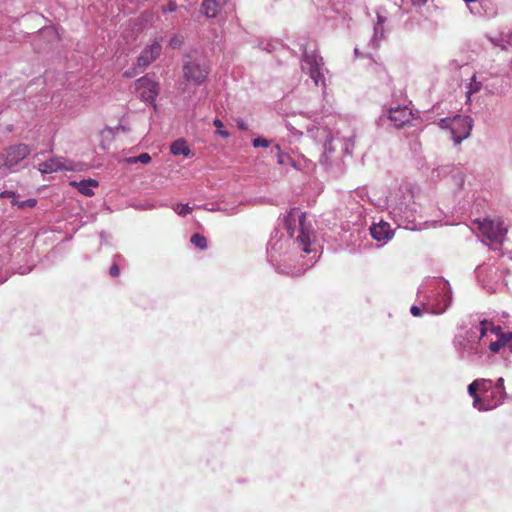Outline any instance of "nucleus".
<instances>
[{
    "label": "nucleus",
    "instance_id": "obj_2",
    "mask_svg": "<svg viewBox=\"0 0 512 512\" xmlns=\"http://www.w3.org/2000/svg\"><path fill=\"white\" fill-rule=\"evenodd\" d=\"M489 322L480 321L479 325L466 331L465 334L456 335L453 341L455 350L462 359H469L474 362L482 358L485 352V340Z\"/></svg>",
    "mask_w": 512,
    "mask_h": 512
},
{
    "label": "nucleus",
    "instance_id": "obj_33",
    "mask_svg": "<svg viewBox=\"0 0 512 512\" xmlns=\"http://www.w3.org/2000/svg\"><path fill=\"white\" fill-rule=\"evenodd\" d=\"M213 124H214V126H215V127H217L218 129H222V127H223V123H222V121H221V120H219V119H215V120L213 121ZM218 134H220V135H221L222 137H224V138L229 137V133H228L227 131H225V130H218Z\"/></svg>",
    "mask_w": 512,
    "mask_h": 512
},
{
    "label": "nucleus",
    "instance_id": "obj_7",
    "mask_svg": "<svg viewBox=\"0 0 512 512\" xmlns=\"http://www.w3.org/2000/svg\"><path fill=\"white\" fill-rule=\"evenodd\" d=\"M302 69L310 75L315 85L325 86L323 58L316 52L308 53L305 51L303 53Z\"/></svg>",
    "mask_w": 512,
    "mask_h": 512
},
{
    "label": "nucleus",
    "instance_id": "obj_15",
    "mask_svg": "<svg viewBox=\"0 0 512 512\" xmlns=\"http://www.w3.org/2000/svg\"><path fill=\"white\" fill-rule=\"evenodd\" d=\"M370 234L374 240L380 242L389 240L392 237L393 232L388 223L381 222L371 226Z\"/></svg>",
    "mask_w": 512,
    "mask_h": 512
},
{
    "label": "nucleus",
    "instance_id": "obj_16",
    "mask_svg": "<svg viewBox=\"0 0 512 512\" xmlns=\"http://www.w3.org/2000/svg\"><path fill=\"white\" fill-rule=\"evenodd\" d=\"M272 157H274L279 165H289L294 169H299L298 163L288 154L282 151L280 145H275L270 151Z\"/></svg>",
    "mask_w": 512,
    "mask_h": 512
},
{
    "label": "nucleus",
    "instance_id": "obj_19",
    "mask_svg": "<svg viewBox=\"0 0 512 512\" xmlns=\"http://www.w3.org/2000/svg\"><path fill=\"white\" fill-rule=\"evenodd\" d=\"M71 184L76 186L78 191L85 196L94 195L92 188L98 186V182L94 179H85L80 182H72Z\"/></svg>",
    "mask_w": 512,
    "mask_h": 512
},
{
    "label": "nucleus",
    "instance_id": "obj_22",
    "mask_svg": "<svg viewBox=\"0 0 512 512\" xmlns=\"http://www.w3.org/2000/svg\"><path fill=\"white\" fill-rule=\"evenodd\" d=\"M385 29L384 26L374 25L373 36L370 40V44L374 49L379 47L380 41L384 38Z\"/></svg>",
    "mask_w": 512,
    "mask_h": 512
},
{
    "label": "nucleus",
    "instance_id": "obj_25",
    "mask_svg": "<svg viewBox=\"0 0 512 512\" xmlns=\"http://www.w3.org/2000/svg\"><path fill=\"white\" fill-rule=\"evenodd\" d=\"M190 241L192 244H194L196 247H198L201 250H204L207 248V240L203 235L193 234Z\"/></svg>",
    "mask_w": 512,
    "mask_h": 512
},
{
    "label": "nucleus",
    "instance_id": "obj_43",
    "mask_svg": "<svg viewBox=\"0 0 512 512\" xmlns=\"http://www.w3.org/2000/svg\"><path fill=\"white\" fill-rule=\"evenodd\" d=\"M466 3H475L477 2L478 0H464Z\"/></svg>",
    "mask_w": 512,
    "mask_h": 512
},
{
    "label": "nucleus",
    "instance_id": "obj_26",
    "mask_svg": "<svg viewBox=\"0 0 512 512\" xmlns=\"http://www.w3.org/2000/svg\"><path fill=\"white\" fill-rule=\"evenodd\" d=\"M495 393H498L500 396H499V399L497 401H502L504 395H505V391H504V379L502 377L498 378L497 379V382L495 384V387L493 388V390L491 391V395L493 396Z\"/></svg>",
    "mask_w": 512,
    "mask_h": 512
},
{
    "label": "nucleus",
    "instance_id": "obj_41",
    "mask_svg": "<svg viewBox=\"0 0 512 512\" xmlns=\"http://www.w3.org/2000/svg\"><path fill=\"white\" fill-rule=\"evenodd\" d=\"M237 127L243 131L248 130V124L242 119L237 120Z\"/></svg>",
    "mask_w": 512,
    "mask_h": 512
},
{
    "label": "nucleus",
    "instance_id": "obj_20",
    "mask_svg": "<svg viewBox=\"0 0 512 512\" xmlns=\"http://www.w3.org/2000/svg\"><path fill=\"white\" fill-rule=\"evenodd\" d=\"M219 10V4L216 0H204L202 2V11L207 17H215Z\"/></svg>",
    "mask_w": 512,
    "mask_h": 512
},
{
    "label": "nucleus",
    "instance_id": "obj_44",
    "mask_svg": "<svg viewBox=\"0 0 512 512\" xmlns=\"http://www.w3.org/2000/svg\"><path fill=\"white\" fill-rule=\"evenodd\" d=\"M354 53H355V55H359V50H358V48H355V49H354Z\"/></svg>",
    "mask_w": 512,
    "mask_h": 512
},
{
    "label": "nucleus",
    "instance_id": "obj_18",
    "mask_svg": "<svg viewBox=\"0 0 512 512\" xmlns=\"http://www.w3.org/2000/svg\"><path fill=\"white\" fill-rule=\"evenodd\" d=\"M315 137L320 138V140L324 139L323 150L325 154H330L334 151V147L332 145L334 138L325 128H317Z\"/></svg>",
    "mask_w": 512,
    "mask_h": 512
},
{
    "label": "nucleus",
    "instance_id": "obj_37",
    "mask_svg": "<svg viewBox=\"0 0 512 512\" xmlns=\"http://www.w3.org/2000/svg\"><path fill=\"white\" fill-rule=\"evenodd\" d=\"M138 68H139V67H137V65H136L135 67H132V68H130V69H128V70H126V71L124 72V77H126V78H132V77L136 76V75H137V74H139V72H140V71H138Z\"/></svg>",
    "mask_w": 512,
    "mask_h": 512
},
{
    "label": "nucleus",
    "instance_id": "obj_27",
    "mask_svg": "<svg viewBox=\"0 0 512 512\" xmlns=\"http://www.w3.org/2000/svg\"><path fill=\"white\" fill-rule=\"evenodd\" d=\"M151 161V156L148 153H141L139 156L135 157H129L127 159V162L130 164L134 163H142V164H148Z\"/></svg>",
    "mask_w": 512,
    "mask_h": 512
},
{
    "label": "nucleus",
    "instance_id": "obj_35",
    "mask_svg": "<svg viewBox=\"0 0 512 512\" xmlns=\"http://www.w3.org/2000/svg\"><path fill=\"white\" fill-rule=\"evenodd\" d=\"M481 380L484 381L485 384H480L478 387V391L487 393L492 387V382H491V380H487V379H481Z\"/></svg>",
    "mask_w": 512,
    "mask_h": 512
},
{
    "label": "nucleus",
    "instance_id": "obj_6",
    "mask_svg": "<svg viewBox=\"0 0 512 512\" xmlns=\"http://www.w3.org/2000/svg\"><path fill=\"white\" fill-rule=\"evenodd\" d=\"M31 153L27 144H16L8 147L4 153H0V173H13L18 164Z\"/></svg>",
    "mask_w": 512,
    "mask_h": 512
},
{
    "label": "nucleus",
    "instance_id": "obj_11",
    "mask_svg": "<svg viewBox=\"0 0 512 512\" xmlns=\"http://www.w3.org/2000/svg\"><path fill=\"white\" fill-rule=\"evenodd\" d=\"M161 51V42L155 39L150 45L146 46L138 56L137 67L144 70L160 56Z\"/></svg>",
    "mask_w": 512,
    "mask_h": 512
},
{
    "label": "nucleus",
    "instance_id": "obj_1",
    "mask_svg": "<svg viewBox=\"0 0 512 512\" xmlns=\"http://www.w3.org/2000/svg\"><path fill=\"white\" fill-rule=\"evenodd\" d=\"M293 249L310 254L314 252L311 241V227L306 224V213L299 208H292L283 218Z\"/></svg>",
    "mask_w": 512,
    "mask_h": 512
},
{
    "label": "nucleus",
    "instance_id": "obj_3",
    "mask_svg": "<svg viewBox=\"0 0 512 512\" xmlns=\"http://www.w3.org/2000/svg\"><path fill=\"white\" fill-rule=\"evenodd\" d=\"M431 292V303L423 304L424 310L433 314L445 312L452 301V291L448 281L443 279H431L421 286L419 293Z\"/></svg>",
    "mask_w": 512,
    "mask_h": 512
},
{
    "label": "nucleus",
    "instance_id": "obj_14",
    "mask_svg": "<svg viewBox=\"0 0 512 512\" xmlns=\"http://www.w3.org/2000/svg\"><path fill=\"white\" fill-rule=\"evenodd\" d=\"M411 111L408 107H395L389 110V119L395 127L401 128L411 120Z\"/></svg>",
    "mask_w": 512,
    "mask_h": 512
},
{
    "label": "nucleus",
    "instance_id": "obj_17",
    "mask_svg": "<svg viewBox=\"0 0 512 512\" xmlns=\"http://www.w3.org/2000/svg\"><path fill=\"white\" fill-rule=\"evenodd\" d=\"M170 152L174 156L183 155L186 158L193 156V152L188 147L187 142L184 139L174 141L170 146Z\"/></svg>",
    "mask_w": 512,
    "mask_h": 512
},
{
    "label": "nucleus",
    "instance_id": "obj_10",
    "mask_svg": "<svg viewBox=\"0 0 512 512\" xmlns=\"http://www.w3.org/2000/svg\"><path fill=\"white\" fill-rule=\"evenodd\" d=\"M135 86L136 90L139 91L140 99L156 107L155 101L160 92L159 82L145 75L136 80Z\"/></svg>",
    "mask_w": 512,
    "mask_h": 512
},
{
    "label": "nucleus",
    "instance_id": "obj_34",
    "mask_svg": "<svg viewBox=\"0 0 512 512\" xmlns=\"http://www.w3.org/2000/svg\"><path fill=\"white\" fill-rule=\"evenodd\" d=\"M490 41L496 45L501 47V49H506L508 42L505 41L503 38H490Z\"/></svg>",
    "mask_w": 512,
    "mask_h": 512
},
{
    "label": "nucleus",
    "instance_id": "obj_40",
    "mask_svg": "<svg viewBox=\"0 0 512 512\" xmlns=\"http://www.w3.org/2000/svg\"><path fill=\"white\" fill-rule=\"evenodd\" d=\"M377 21L375 23V25H381V26H384L385 22H386V17L381 15L379 11H377Z\"/></svg>",
    "mask_w": 512,
    "mask_h": 512
},
{
    "label": "nucleus",
    "instance_id": "obj_21",
    "mask_svg": "<svg viewBox=\"0 0 512 512\" xmlns=\"http://www.w3.org/2000/svg\"><path fill=\"white\" fill-rule=\"evenodd\" d=\"M486 400L482 399L480 396L473 397V406L474 408L478 409L479 411H486L489 409H492L496 407L498 404H500V401H495L493 403H485Z\"/></svg>",
    "mask_w": 512,
    "mask_h": 512
},
{
    "label": "nucleus",
    "instance_id": "obj_24",
    "mask_svg": "<svg viewBox=\"0 0 512 512\" xmlns=\"http://www.w3.org/2000/svg\"><path fill=\"white\" fill-rule=\"evenodd\" d=\"M123 260L121 255H115L113 258V262L109 269V274L111 277H117L120 274L119 262Z\"/></svg>",
    "mask_w": 512,
    "mask_h": 512
},
{
    "label": "nucleus",
    "instance_id": "obj_32",
    "mask_svg": "<svg viewBox=\"0 0 512 512\" xmlns=\"http://www.w3.org/2000/svg\"><path fill=\"white\" fill-rule=\"evenodd\" d=\"M252 144L255 148H258V147L267 148L270 145V141L266 138L258 137V138L253 139Z\"/></svg>",
    "mask_w": 512,
    "mask_h": 512
},
{
    "label": "nucleus",
    "instance_id": "obj_42",
    "mask_svg": "<svg viewBox=\"0 0 512 512\" xmlns=\"http://www.w3.org/2000/svg\"><path fill=\"white\" fill-rule=\"evenodd\" d=\"M468 7H469V10H470V12H471L472 14H474V15H478V16H481V15H482L481 11L479 10V8H478L477 6L469 5Z\"/></svg>",
    "mask_w": 512,
    "mask_h": 512
},
{
    "label": "nucleus",
    "instance_id": "obj_31",
    "mask_svg": "<svg viewBox=\"0 0 512 512\" xmlns=\"http://www.w3.org/2000/svg\"><path fill=\"white\" fill-rule=\"evenodd\" d=\"M480 384H485L482 380H475L468 386V393L472 396H478L477 391Z\"/></svg>",
    "mask_w": 512,
    "mask_h": 512
},
{
    "label": "nucleus",
    "instance_id": "obj_8",
    "mask_svg": "<svg viewBox=\"0 0 512 512\" xmlns=\"http://www.w3.org/2000/svg\"><path fill=\"white\" fill-rule=\"evenodd\" d=\"M478 224V229L481 235L491 242L501 244L506 236L507 229L503 226L500 219H484L475 221Z\"/></svg>",
    "mask_w": 512,
    "mask_h": 512
},
{
    "label": "nucleus",
    "instance_id": "obj_13",
    "mask_svg": "<svg viewBox=\"0 0 512 512\" xmlns=\"http://www.w3.org/2000/svg\"><path fill=\"white\" fill-rule=\"evenodd\" d=\"M38 170L42 174H50L63 170L71 171L74 167L72 162L64 157H53L39 164Z\"/></svg>",
    "mask_w": 512,
    "mask_h": 512
},
{
    "label": "nucleus",
    "instance_id": "obj_28",
    "mask_svg": "<svg viewBox=\"0 0 512 512\" xmlns=\"http://www.w3.org/2000/svg\"><path fill=\"white\" fill-rule=\"evenodd\" d=\"M174 211L180 216H186L192 212L193 208L188 204H177L173 207Z\"/></svg>",
    "mask_w": 512,
    "mask_h": 512
},
{
    "label": "nucleus",
    "instance_id": "obj_9",
    "mask_svg": "<svg viewBox=\"0 0 512 512\" xmlns=\"http://www.w3.org/2000/svg\"><path fill=\"white\" fill-rule=\"evenodd\" d=\"M281 248H282V244L279 241L273 242L272 239L268 243V247H267L268 259L275 266L276 270L279 273L287 274L290 276H300V275L304 274L306 269L308 267L312 266L315 262V260H313V261H311L310 264H308V263L302 264L300 267H297V268L296 267L291 268L290 266L280 265V264H278V258L276 256V253Z\"/></svg>",
    "mask_w": 512,
    "mask_h": 512
},
{
    "label": "nucleus",
    "instance_id": "obj_36",
    "mask_svg": "<svg viewBox=\"0 0 512 512\" xmlns=\"http://www.w3.org/2000/svg\"><path fill=\"white\" fill-rule=\"evenodd\" d=\"M182 45V40L178 36H173L169 40V46L173 49H177Z\"/></svg>",
    "mask_w": 512,
    "mask_h": 512
},
{
    "label": "nucleus",
    "instance_id": "obj_4",
    "mask_svg": "<svg viewBox=\"0 0 512 512\" xmlns=\"http://www.w3.org/2000/svg\"><path fill=\"white\" fill-rule=\"evenodd\" d=\"M183 77L195 86L204 84L211 72L210 61L203 56L187 55L183 60Z\"/></svg>",
    "mask_w": 512,
    "mask_h": 512
},
{
    "label": "nucleus",
    "instance_id": "obj_30",
    "mask_svg": "<svg viewBox=\"0 0 512 512\" xmlns=\"http://www.w3.org/2000/svg\"><path fill=\"white\" fill-rule=\"evenodd\" d=\"M354 147V136L343 139V149L346 154H352Z\"/></svg>",
    "mask_w": 512,
    "mask_h": 512
},
{
    "label": "nucleus",
    "instance_id": "obj_12",
    "mask_svg": "<svg viewBox=\"0 0 512 512\" xmlns=\"http://www.w3.org/2000/svg\"><path fill=\"white\" fill-rule=\"evenodd\" d=\"M488 331L497 336V340L491 341L488 345L490 351L498 353L502 348L508 347L512 352V332H502L500 326H493L490 322Z\"/></svg>",
    "mask_w": 512,
    "mask_h": 512
},
{
    "label": "nucleus",
    "instance_id": "obj_39",
    "mask_svg": "<svg viewBox=\"0 0 512 512\" xmlns=\"http://www.w3.org/2000/svg\"><path fill=\"white\" fill-rule=\"evenodd\" d=\"M410 312L413 316H421L422 315V311H421V308L419 306H416V305H413L411 308H410Z\"/></svg>",
    "mask_w": 512,
    "mask_h": 512
},
{
    "label": "nucleus",
    "instance_id": "obj_5",
    "mask_svg": "<svg viewBox=\"0 0 512 512\" xmlns=\"http://www.w3.org/2000/svg\"><path fill=\"white\" fill-rule=\"evenodd\" d=\"M438 125L442 129L449 130L454 144L459 145L470 136L473 119L470 116L455 115L454 117L440 119Z\"/></svg>",
    "mask_w": 512,
    "mask_h": 512
},
{
    "label": "nucleus",
    "instance_id": "obj_38",
    "mask_svg": "<svg viewBox=\"0 0 512 512\" xmlns=\"http://www.w3.org/2000/svg\"><path fill=\"white\" fill-rule=\"evenodd\" d=\"M0 197L1 198H12L13 199L12 201H14V200H16V193L14 191L6 190V191H3L0 193Z\"/></svg>",
    "mask_w": 512,
    "mask_h": 512
},
{
    "label": "nucleus",
    "instance_id": "obj_23",
    "mask_svg": "<svg viewBox=\"0 0 512 512\" xmlns=\"http://www.w3.org/2000/svg\"><path fill=\"white\" fill-rule=\"evenodd\" d=\"M482 88V83L477 81L476 75H473L471 81L468 85V90L466 92L467 98L469 99L472 94L478 93Z\"/></svg>",
    "mask_w": 512,
    "mask_h": 512
},
{
    "label": "nucleus",
    "instance_id": "obj_29",
    "mask_svg": "<svg viewBox=\"0 0 512 512\" xmlns=\"http://www.w3.org/2000/svg\"><path fill=\"white\" fill-rule=\"evenodd\" d=\"M37 201L36 199L30 198L24 201H18L14 200L12 201V205H16L19 208H25V207H34L36 205Z\"/></svg>",
    "mask_w": 512,
    "mask_h": 512
}]
</instances>
